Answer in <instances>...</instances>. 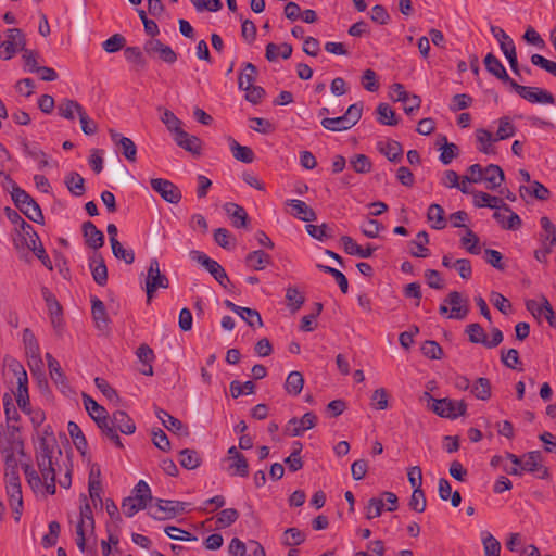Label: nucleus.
Here are the masks:
<instances>
[{"mask_svg": "<svg viewBox=\"0 0 556 556\" xmlns=\"http://www.w3.org/2000/svg\"><path fill=\"white\" fill-rule=\"evenodd\" d=\"M25 45V36L21 29H8L7 39L0 45V58L3 60H10L17 49L24 50Z\"/></svg>", "mask_w": 556, "mask_h": 556, "instance_id": "9", "label": "nucleus"}, {"mask_svg": "<svg viewBox=\"0 0 556 556\" xmlns=\"http://www.w3.org/2000/svg\"><path fill=\"white\" fill-rule=\"evenodd\" d=\"M509 215H505L500 211H495L493 214L494 219L504 228L509 230H516L521 226L520 217L511 210L508 212Z\"/></svg>", "mask_w": 556, "mask_h": 556, "instance_id": "36", "label": "nucleus"}, {"mask_svg": "<svg viewBox=\"0 0 556 556\" xmlns=\"http://www.w3.org/2000/svg\"><path fill=\"white\" fill-rule=\"evenodd\" d=\"M147 506V503L137 500V497L135 496H128L124 498L122 502L123 513L127 517H132L136 513H138L141 509H144Z\"/></svg>", "mask_w": 556, "mask_h": 556, "instance_id": "57", "label": "nucleus"}, {"mask_svg": "<svg viewBox=\"0 0 556 556\" xmlns=\"http://www.w3.org/2000/svg\"><path fill=\"white\" fill-rule=\"evenodd\" d=\"M80 518L79 521H84L87 523V528L90 529V532L94 531V519L92 515L91 506L88 502V498L85 494H80Z\"/></svg>", "mask_w": 556, "mask_h": 556, "instance_id": "55", "label": "nucleus"}, {"mask_svg": "<svg viewBox=\"0 0 556 556\" xmlns=\"http://www.w3.org/2000/svg\"><path fill=\"white\" fill-rule=\"evenodd\" d=\"M520 468L523 471L535 473L539 479H549L551 477L548 468L542 464L540 451H532L522 455Z\"/></svg>", "mask_w": 556, "mask_h": 556, "instance_id": "13", "label": "nucleus"}, {"mask_svg": "<svg viewBox=\"0 0 556 556\" xmlns=\"http://www.w3.org/2000/svg\"><path fill=\"white\" fill-rule=\"evenodd\" d=\"M472 395L481 401H488L492 395L491 382L488 378H478L470 388Z\"/></svg>", "mask_w": 556, "mask_h": 556, "instance_id": "38", "label": "nucleus"}, {"mask_svg": "<svg viewBox=\"0 0 556 556\" xmlns=\"http://www.w3.org/2000/svg\"><path fill=\"white\" fill-rule=\"evenodd\" d=\"M2 453L4 455V463H5L4 479L11 480V475L13 477H20L18 470H17L18 463L14 455V452L10 448V450H4Z\"/></svg>", "mask_w": 556, "mask_h": 556, "instance_id": "58", "label": "nucleus"}, {"mask_svg": "<svg viewBox=\"0 0 556 556\" xmlns=\"http://www.w3.org/2000/svg\"><path fill=\"white\" fill-rule=\"evenodd\" d=\"M287 305L291 312H296L304 304L305 298L295 287H289L286 290Z\"/></svg>", "mask_w": 556, "mask_h": 556, "instance_id": "51", "label": "nucleus"}, {"mask_svg": "<svg viewBox=\"0 0 556 556\" xmlns=\"http://www.w3.org/2000/svg\"><path fill=\"white\" fill-rule=\"evenodd\" d=\"M429 243L428 233L422 230L419 231L416 236V239L410 241V245L415 247L416 250H410V254L414 257H427L430 254L429 249L426 247Z\"/></svg>", "mask_w": 556, "mask_h": 556, "instance_id": "37", "label": "nucleus"}, {"mask_svg": "<svg viewBox=\"0 0 556 556\" xmlns=\"http://www.w3.org/2000/svg\"><path fill=\"white\" fill-rule=\"evenodd\" d=\"M190 257L201 264L223 288L228 289L231 285L227 273L217 261L197 250L190 252Z\"/></svg>", "mask_w": 556, "mask_h": 556, "instance_id": "6", "label": "nucleus"}, {"mask_svg": "<svg viewBox=\"0 0 556 556\" xmlns=\"http://www.w3.org/2000/svg\"><path fill=\"white\" fill-rule=\"evenodd\" d=\"M230 150L233 157L242 163L250 164L255 159L254 152L251 148L239 144L235 139L230 140Z\"/></svg>", "mask_w": 556, "mask_h": 556, "instance_id": "40", "label": "nucleus"}, {"mask_svg": "<svg viewBox=\"0 0 556 556\" xmlns=\"http://www.w3.org/2000/svg\"><path fill=\"white\" fill-rule=\"evenodd\" d=\"M10 369L16 377L17 389L14 393L18 407L26 414L30 413L28 395V377L24 367L18 362L10 364Z\"/></svg>", "mask_w": 556, "mask_h": 556, "instance_id": "4", "label": "nucleus"}, {"mask_svg": "<svg viewBox=\"0 0 556 556\" xmlns=\"http://www.w3.org/2000/svg\"><path fill=\"white\" fill-rule=\"evenodd\" d=\"M341 242L345 253L350 255H357L363 258L370 257L376 250V248L371 247L370 244H368L365 249L362 248L350 236H342Z\"/></svg>", "mask_w": 556, "mask_h": 556, "instance_id": "29", "label": "nucleus"}, {"mask_svg": "<svg viewBox=\"0 0 556 556\" xmlns=\"http://www.w3.org/2000/svg\"><path fill=\"white\" fill-rule=\"evenodd\" d=\"M151 188L168 203L177 204L181 200L180 189L172 181L163 178H152L150 180Z\"/></svg>", "mask_w": 556, "mask_h": 556, "instance_id": "12", "label": "nucleus"}, {"mask_svg": "<svg viewBox=\"0 0 556 556\" xmlns=\"http://www.w3.org/2000/svg\"><path fill=\"white\" fill-rule=\"evenodd\" d=\"M41 294L47 304L51 324L54 329L62 330L63 328V309L54 294L47 288H41Z\"/></svg>", "mask_w": 556, "mask_h": 556, "instance_id": "15", "label": "nucleus"}, {"mask_svg": "<svg viewBox=\"0 0 556 556\" xmlns=\"http://www.w3.org/2000/svg\"><path fill=\"white\" fill-rule=\"evenodd\" d=\"M224 210L226 214L230 217L233 227L245 228L248 226L249 216L241 205L228 202L224 204Z\"/></svg>", "mask_w": 556, "mask_h": 556, "instance_id": "27", "label": "nucleus"}, {"mask_svg": "<svg viewBox=\"0 0 556 556\" xmlns=\"http://www.w3.org/2000/svg\"><path fill=\"white\" fill-rule=\"evenodd\" d=\"M477 140L480 143L479 150L485 154L494 153L492 142L496 141L495 137L486 129H478L476 131Z\"/></svg>", "mask_w": 556, "mask_h": 556, "instance_id": "54", "label": "nucleus"}, {"mask_svg": "<svg viewBox=\"0 0 556 556\" xmlns=\"http://www.w3.org/2000/svg\"><path fill=\"white\" fill-rule=\"evenodd\" d=\"M504 179V172L498 165L490 164L484 168L483 180L488 182V189L500 187Z\"/></svg>", "mask_w": 556, "mask_h": 556, "instance_id": "33", "label": "nucleus"}, {"mask_svg": "<svg viewBox=\"0 0 556 556\" xmlns=\"http://www.w3.org/2000/svg\"><path fill=\"white\" fill-rule=\"evenodd\" d=\"M161 121L165 124L166 128L174 135V137L179 130H184L181 128L182 122L169 110H164L161 116Z\"/></svg>", "mask_w": 556, "mask_h": 556, "instance_id": "60", "label": "nucleus"}, {"mask_svg": "<svg viewBox=\"0 0 556 556\" xmlns=\"http://www.w3.org/2000/svg\"><path fill=\"white\" fill-rule=\"evenodd\" d=\"M348 118L345 115L338 116V117H325L321 121V126L325 129L331 130V131H343L352 128L351 124L346 121Z\"/></svg>", "mask_w": 556, "mask_h": 556, "instance_id": "48", "label": "nucleus"}, {"mask_svg": "<svg viewBox=\"0 0 556 556\" xmlns=\"http://www.w3.org/2000/svg\"><path fill=\"white\" fill-rule=\"evenodd\" d=\"M3 185L11 188V197L16 207L30 220L43 224V214L39 204L22 188H20L10 175L0 170Z\"/></svg>", "mask_w": 556, "mask_h": 556, "instance_id": "1", "label": "nucleus"}, {"mask_svg": "<svg viewBox=\"0 0 556 556\" xmlns=\"http://www.w3.org/2000/svg\"><path fill=\"white\" fill-rule=\"evenodd\" d=\"M444 303L451 305V314L448 315V318L462 320L467 317L469 313L468 299L463 298L458 291L450 292L445 298Z\"/></svg>", "mask_w": 556, "mask_h": 556, "instance_id": "17", "label": "nucleus"}, {"mask_svg": "<svg viewBox=\"0 0 556 556\" xmlns=\"http://www.w3.org/2000/svg\"><path fill=\"white\" fill-rule=\"evenodd\" d=\"M540 225L542 227V232L540 233L541 245L553 250L556 245V226L547 216L541 217Z\"/></svg>", "mask_w": 556, "mask_h": 556, "instance_id": "28", "label": "nucleus"}, {"mask_svg": "<svg viewBox=\"0 0 556 556\" xmlns=\"http://www.w3.org/2000/svg\"><path fill=\"white\" fill-rule=\"evenodd\" d=\"M5 484L9 504L12 508L15 521L18 522L23 510V495L20 477H13L11 475V480H5Z\"/></svg>", "mask_w": 556, "mask_h": 556, "instance_id": "10", "label": "nucleus"}, {"mask_svg": "<svg viewBox=\"0 0 556 556\" xmlns=\"http://www.w3.org/2000/svg\"><path fill=\"white\" fill-rule=\"evenodd\" d=\"M519 191L521 195H523V192H527L528 194L542 201L547 200L551 195L549 190L539 181H533L530 187L521 186Z\"/></svg>", "mask_w": 556, "mask_h": 556, "instance_id": "52", "label": "nucleus"}, {"mask_svg": "<svg viewBox=\"0 0 556 556\" xmlns=\"http://www.w3.org/2000/svg\"><path fill=\"white\" fill-rule=\"evenodd\" d=\"M257 70L252 63L244 64V73H241L238 80V86L240 89H244L245 87L254 86L253 81L256 78Z\"/></svg>", "mask_w": 556, "mask_h": 556, "instance_id": "61", "label": "nucleus"}, {"mask_svg": "<svg viewBox=\"0 0 556 556\" xmlns=\"http://www.w3.org/2000/svg\"><path fill=\"white\" fill-rule=\"evenodd\" d=\"M228 471L230 476L248 477L249 476V464L244 455L231 458L229 462Z\"/></svg>", "mask_w": 556, "mask_h": 556, "instance_id": "47", "label": "nucleus"}, {"mask_svg": "<svg viewBox=\"0 0 556 556\" xmlns=\"http://www.w3.org/2000/svg\"><path fill=\"white\" fill-rule=\"evenodd\" d=\"M65 185L68 191L76 197L85 193V179L76 172H72L65 177Z\"/></svg>", "mask_w": 556, "mask_h": 556, "instance_id": "41", "label": "nucleus"}, {"mask_svg": "<svg viewBox=\"0 0 556 556\" xmlns=\"http://www.w3.org/2000/svg\"><path fill=\"white\" fill-rule=\"evenodd\" d=\"M516 132L515 125L510 122L509 117L504 116L498 119V128L495 135V140H505L513 137Z\"/></svg>", "mask_w": 556, "mask_h": 556, "instance_id": "53", "label": "nucleus"}, {"mask_svg": "<svg viewBox=\"0 0 556 556\" xmlns=\"http://www.w3.org/2000/svg\"><path fill=\"white\" fill-rule=\"evenodd\" d=\"M484 66L490 74L495 76L501 81L508 84L509 86L511 81H515L509 77L502 62L493 53H488L485 55Z\"/></svg>", "mask_w": 556, "mask_h": 556, "instance_id": "22", "label": "nucleus"}, {"mask_svg": "<svg viewBox=\"0 0 556 556\" xmlns=\"http://www.w3.org/2000/svg\"><path fill=\"white\" fill-rule=\"evenodd\" d=\"M353 169L358 174H367L371 170V162L365 154H356L350 160Z\"/></svg>", "mask_w": 556, "mask_h": 556, "instance_id": "62", "label": "nucleus"}, {"mask_svg": "<svg viewBox=\"0 0 556 556\" xmlns=\"http://www.w3.org/2000/svg\"><path fill=\"white\" fill-rule=\"evenodd\" d=\"M155 415L168 431L186 437L189 435L188 427L184 425L178 418L168 414L166 410L156 408Z\"/></svg>", "mask_w": 556, "mask_h": 556, "instance_id": "21", "label": "nucleus"}, {"mask_svg": "<svg viewBox=\"0 0 556 556\" xmlns=\"http://www.w3.org/2000/svg\"><path fill=\"white\" fill-rule=\"evenodd\" d=\"M473 204L478 207L488 206L490 208L503 210L504 212H510V207L504 203V201L495 195H491L483 191H475Z\"/></svg>", "mask_w": 556, "mask_h": 556, "instance_id": "20", "label": "nucleus"}, {"mask_svg": "<svg viewBox=\"0 0 556 556\" xmlns=\"http://www.w3.org/2000/svg\"><path fill=\"white\" fill-rule=\"evenodd\" d=\"M305 541V534L298 528H289L283 532L282 544L286 546L300 545Z\"/></svg>", "mask_w": 556, "mask_h": 556, "instance_id": "59", "label": "nucleus"}, {"mask_svg": "<svg viewBox=\"0 0 556 556\" xmlns=\"http://www.w3.org/2000/svg\"><path fill=\"white\" fill-rule=\"evenodd\" d=\"M23 343L25 346V351L27 356H29V366L33 368V366H36L39 368L42 365V361L40 357V349L39 344L37 342V339L35 334L31 332L30 329L26 328L23 331ZM34 371V369H31Z\"/></svg>", "mask_w": 556, "mask_h": 556, "instance_id": "19", "label": "nucleus"}, {"mask_svg": "<svg viewBox=\"0 0 556 556\" xmlns=\"http://www.w3.org/2000/svg\"><path fill=\"white\" fill-rule=\"evenodd\" d=\"M317 424V416L313 412L305 413L301 418H291L286 427V432L291 437H300L306 430L314 428Z\"/></svg>", "mask_w": 556, "mask_h": 556, "instance_id": "14", "label": "nucleus"}, {"mask_svg": "<svg viewBox=\"0 0 556 556\" xmlns=\"http://www.w3.org/2000/svg\"><path fill=\"white\" fill-rule=\"evenodd\" d=\"M304 387V377L300 371H291L285 382V390L289 395H299Z\"/></svg>", "mask_w": 556, "mask_h": 556, "instance_id": "34", "label": "nucleus"}, {"mask_svg": "<svg viewBox=\"0 0 556 556\" xmlns=\"http://www.w3.org/2000/svg\"><path fill=\"white\" fill-rule=\"evenodd\" d=\"M114 429L118 428L122 433L132 434L136 431L134 420L124 410H116L111 417Z\"/></svg>", "mask_w": 556, "mask_h": 556, "instance_id": "31", "label": "nucleus"}, {"mask_svg": "<svg viewBox=\"0 0 556 556\" xmlns=\"http://www.w3.org/2000/svg\"><path fill=\"white\" fill-rule=\"evenodd\" d=\"M126 60L132 63L136 70H144L147 66L146 59L139 47H127L124 49Z\"/></svg>", "mask_w": 556, "mask_h": 556, "instance_id": "46", "label": "nucleus"}, {"mask_svg": "<svg viewBox=\"0 0 556 556\" xmlns=\"http://www.w3.org/2000/svg\"><path fill=\"white\" fill-rule=\"evenodd\" d=\"M424 396L432 402L429 405V409L442 418L456 419L459 416H464L467 412V404L465 401H453L448 397L433 399L430 393L425 392Z\"/></svg>", "mask_w": 556, "mask_h": 556, "instance_id": "3", "label": "nucleus"}, {"mask_svg": "<svg viewBox=\"0 0 556 556\" xmlns=\"http://www.w3.org/2000/svg\"><path fill=\"white\" fill-rule=\"evenodd\" d=\"M427 218L429 222H434L432 228L434 229H443L446 226V222L444 218V210L440 204H431L428 207Z\"/></svg>", "mask_w": 556, "mask_h": 556, "instance_id": "45", "label": "nucleus"}, {"mask_svg": "<svg viewBox=\"0 0 556 556\" xmlns=\"http://www.w3.org/2000/svg\"><path fill=\"white\" fill-rule=\"evenodd\" d=\"M238 315L250 326V327H262L263 321L260 313L256 309H252L249 307L239 308Z\"/></svg>", "mask_w": 556, "mask_h": 556, "instance_id": "63", "label": "nucleus"}, {"mask_svg": "<svg viewBox=\"0 0 556 556\" xmlns=\"http://www.w3.org/2000/svg\"><path fill=\"white\" fill-rule=\"evenodd\" d=\"M67 430L76 448L84 455L88 444L80 427L76 422L70 421L67 425Z\"/></svg>", "mask_w": 556, "mask_h": 556, "instance_id": "43", "label": "nucleus"}, {"mask_svg": "<svg viewBox=\"0 0 556 556\" xmlns=\"http://www.w3.org/2000/svg\"><path fill=\"white\" fill-rule=\"evenodd\" d=\"M143 50L149 55H159L161 60L168 64H173L177 60L176 52L159 39L152 38L147 40L144 42Z\"/></svg>", "mask_w": 556, "mask_h": 556, "instance_id": "16", "label": "nucleus"}, {"mask_svg": "<svg viewBox=\"0 0 556 556\" xmlns=\"http://www.w3.org/2000/svg\"><path fill=\"white\" fill-rule=\"evenodd\" d=\"M201 462V456L195 450L185 448L179 452V463L185 469H197Z\"/></svg>", "mask_w": 556, "mask_h": 556, "instance_id": "39", "label": "nucleus"}, {"mask_svg": "<svg viewBox=\"0 0 556 556\" xmlns=\"http://www.w3.org/2000/svg\"><path fill=\"white\" fill-rule=\"evenodd\" d=\"M526 307L534 317L544 316L551 327H556L555 312L546 296L542 295L541 304L535 300H528Z\"/></svg>", "mask_w": 556, "mask_h": 556, "instance_id": "18", "label": "nucleus"}, {"mask_svg": "<svg viewBox=\"0 0 556 556\" xmlns=\"http://www.w3.org/2000/svg\"><path fill=\"white\" fill-rule=\"evenodd\" d=\"M83 235L88 247L93 250L100 249L104 244V235L96 225L87 220L81 226Z\"/></svg>", "mask_w": 556, "mask_h": 556, "instance_id": "24", "label": "nucleus"}, {"mask_svg": "<svg viewBox=\"0 0 556 556\" xmlns=\"http://www.w3.org/2000/svg\"><path fill=\"white\" fill-rule=\"evenodd\" d=\"M24 475L26 477L27 483L29 486L37 491L41 489L43 485L48 494L53 495L56 492L55 486V476L54 477H45L41 478L37 470L30 464L23 465Z\"/></svg>", "mask_w": 556, "mask_h": 556, "instance_id": "11", "label": "nucleus"}, {"mask_svg": "<svg viewBox=\"0 0 556 556\" xmlns=\"http://www.w3.org/2000/svg\"><path fill=\"white\" fill-rule=\"evenodd\" d=\"M174 140L177 146L185 149L186 151L194 155L201 154L202 142L197 136L189 135L185 130H179L174 137Z\"/></svg>", "mask_w": 556, "mask_h": 556, "instance_id": "25", "label": "nucleus"}, {"mask_svg": "<svg viewBox=\"0 0 556 556\" xmlns=\"http://www.w3.org/2000/svg\"><path fill=\"white\" fill-rule=\"evenodd\" d=\"M169 287L168 278L161 273L160 263L156 258H152L149 264L147 279H146V292L148 303L153 298L154 292L159 288L167 289Z\"/></svg>", "mask_w": 556, "mask_h": 556, "instance_id": "8", "label": "nucleus"}, {"mask_svg": "<svg viewBox=\"0 0 556 556\" xmlns=\"http://www.w3.org/2000/svg\"><path fill=\"white\" fill-rule=\"evenodd\" d=\"M91 314L97 329L100 331L109 330V316L104 303L97 296L91 298Z\"/></svg>", "mask_w": 556, "mask_h": 556, "instance_id": "23", "label": "nucleus"}, {"mask_svg": "<svg viewBox=\"0 0 556 556\" xmlns=\"http://www.w3.org/2000/svg\"><path fill=\"white\" fill-rule=\"evenodd\" d=\"M270 256L263 250H256L247 255L245 263L254 270H262L270 263Z\"/></svg>", "mask_w": 556, "mask_h": 556, "instance_id": "35", "label": "nucleus"}, {"mask_svg": "<svg viewBox=\"0 0 556 556\" xmlns=\"http://www.w3.org/2000/svg\"><path fill=\"white\" fill-rule=\"evenodd\" d=\"M510 88L532 104H555L556 101L553 93L543 88L522 86L516 81L510 83Z\"/></svg>", "mask_w": 556, "mask_h": 556, "instance_id": "5", "label": "nucleus"}, {"mask_svg": "<svg viewBox=\"0 0 556 556\" xmlns=\"http://www.w3.org/2000/svg\"><path fill=\"white\" fill-rule=\"evenodd\" d=\"M482 543L484 548L485 556H500L501 553V543L500 541L493 536L490 532L483 531Z\"/></svg>", "mask_w": 556, "mask_h": 556, "instance_id": "49", "label": "nucleus"}, {"mask_svg": "<svg viewBox=\"0 0 556 556\" xmlns=\"http://www.w3.org/2000/svg\"><path fill=\"white\" fill-rule=\"evenodd\" d=\"M125 45H126L125 37L123 35H121V34H114L109 39L103 41L102 48L108 53H114V52H117L121 49H123L125 47Z\"/></svg>", "mask_w": 556, "mask_h": 556, "instance_id": "64", "label": "nucleus"}, {"mask_svg": "<svg viewBox=\"0 0 556 556\" xmlns=\"http://www.w3.org/2000/svg\"><path fill=\"white\" fill-rule=\"evenodd\" d=\"M188 503L180 501L157 500L155 507H150L149 515L157 520L175 518L186 511Z\"/></svg>", "mask_w": 556, "mask_h": 556, "instance_id": "7", "label": "nucleus"}, {"mask_svg": "<svg viewBox=\"0 0 556 556\" xmlns=\"http://www.w3.org/2000/svg\"><path fill=\"white\" fill-rule=\"evenodd\" d=\"M214 241L223 249H233L236 239L226 228H217L214 231Z\"/></svg>", "mask_w": 556, "mask_h": 556, "instance_id": "56", "label": "nucleus"}, {"mask_svg": "<svg viewBox=\"0 0 556 556\" xmlns=\"http://www.w3.org/2000/svg\"><path fill=\"white\" fill-rule=\"evenodd\" d=\"M90 270L94 282L101 287L108 282V268L100 253H94L90 257Z\"/></svg>", "mask_w": 556, "mask_h": 556, "instance_id": "26", "label": "nucleus"}, {"mask_svg": "<svg viewBox=\"0 0 556 556\" xmlns=\"http://www.w3.org/2000/svg\"><path fill=\"white\" fill-rule=\"evenodd\" d=\"M377 149L393 163L399 162L403 156V148L401 143L395 140L379 141L377 143Z\"/></svg>", "mask_w": 556, "mask_h": 556, "instance_id": "30", "label": "nucleus"}, {"mask_svg": "<svg viewBox=\"0 0 556 556\" xmlns=\"http://www.w3.org/2000/svg\"><path fill=\"white\" fill-rule=\"evenodd\" d=\"M376 113L377 121L382 125L394 126L399 123L394 110L388 103H380L376 109Z\"/></svg>", "mask_w": 556, "mask_h": 556, "instance_id": "42", "label": "nucleus"}, {"mask_svg": "<svg viewBox=\"0 0 556 556\" xmlns=\"http://www.w3.org/2000/svg\"><path fill=\"white\" fill-rule=\"evenodd\" d=\"M84 108L75 100L64 99L58 106L59 114L66 119H74V113H80Z\"/></svg>", "mask_w": 556, "mask_h": 556, "instance_id": "50", "label": "nucleus"}, {"mask_svg": "<svg viewBox=\"0 0 556 556\" xmlns=\"http://www.w3.org/2000/svg\"><path fill=\"white\" fill-rule=\"evenodd\" d=\"M492 35L496 38L500 43V48L505 55L508 51H515L516 47L513 39L498 26H491Z\"/></svg>", "mask_w": 556, "mask_h": 556, "instance_id": "44", "label": "nucleus"}, {"mask_svg": "<svg viewBox=\"0 0 556 556\" xmlns=\"http://www.w3.org/2000/svg\"><path fill=\"white\" fill-rule=\"evenodd\" d=\"M55 452L61 455L62 452L56 445L55 438L50 434L41 437L38 446L35 451V460L38 468V473L41 478L54 477L56 475L58 462L54 457Z\"/></svg>", "mask_w": 556, "mask_h": 556, "instance_id": "2", "label": "nucleus"}, {"mask_svg": "<svg viewBox=\"0 0 556 556\" xmlns=\"http://www.w3.org/2000/svg\"><path fill=\"white\" fill-rule=\"evenodd\" d=\"M287 204L291 206L295 213L294 216L303 222H314L316 220L317 216L315 211L308 206L304 201L292 199L288 200Z\"/></svg>", "mask_w": 556, "mask_h": 556, "instance_id": "32", "label": "nucleus"}]
</instances>
